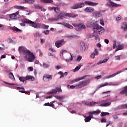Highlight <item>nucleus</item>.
Listing matches in <instances>:
<instances>
[{
    "label": "nucleus",
    "instance_id": "obj_1",
    "mask_svg": "<svg viewBox=\"0 0 127 127\" xmlns=\"http://www.w3.org/2000/svg\"><path fill=\"white\" fill-rule=\"evenodd\" d=\"M76 17L78 16V14L74 15L73 13H65L64 11H61L60 13H56L55 14V17L51 18L49 19L50 21H58L59 19H63L65 18V17Z\"/></svg>",
    "mask_w": 127,
    "mask_h": 127
},
{
    "label": "nucleus",
    "instance_id": "obj_2",
    "mask_svg": "<svg viewBox=\"0 0 127 127\" xmlns=\"http://www.w3.org/2000/svg\"><path fill=\"white\" fill-rule=\"evenodd\" d=\"M18 50L20 53H23L24 55H28V62H33L35 60V56L33 55V53L31 52L30 51L26 49V48L23 47H19Z\"/></svg>",
    "mask_w": 127,
    "mask_h": 127
},
{
    "label": "nucleus",
    "instance_id": "obj_3",
    "mask_svg": "<svg viewBox=\"0 0 127 127\" xmlns=\"http://www.w3.org/2000/svg\"><path fill=\"white\" fill-rule=\"evenodd\" d=\"M98 4H99V3L85 0L84 1V2H80L74 4L71 6V8L72 9H77L78 8H82V7H84L85 5L91 6H96V5H98Z\"/></svg>",
    "mask_w": 127,
    "mask_h": 127
},
{
    "label": "nucleus",
    "instance_id": "obj_4",
    "mask_svg": "<svg viewBox=\"0 0 127 127\" xmlns=\"http://www.w3.org/2000/svg\"><path fill=\"white\" fill-rule=\"evenodd\" d=\"M22 22L23 23H20V25L21 26H25V24L26 23L28 24H30L31 26H32V27H34V28H40L41 25L39 23L36 24V23L26 18L23 19L21 20Z\"/></svg>",
    "mask_w": 127,
    "mask_h": 127
},
{
    "label": "nucleus",
    "instance_id": "obj_5",
    "mask_svg": "<svg viewBox=\"0 0 127 127\" xmlns=\"http://www.w3.org/2000/svg\"><path fill=\"white\" fill-rule=\"evenodd\" d=\"M93 30L94 32H97L98 34H102L106 31V30L103 27L99 26L97 22H95V26H94Z\"/></svg>",
    "mask_w": 127,
    "mask_h": 127
},
{
    "label": "nucleus",
    "instance_id": "obj_6",
    "mask_svg": "<svg viewBox=\"0 0 127 127\" xmlns=\"http://www.w3.org/2000/svg\"><path fill=\"white\" fill-rule=\"evenodd\" d=\"M89 83H90V80H89L80 81L78 84L75 85V89H81V88H83V87L87 86Z\"/></svg>",
    "mask_w": 127,
    "mask_h": 127
},
{
    "label": "nucleus",
    "instance_id": "obj_7",
    "mask_svg": "<svg viewBox=\"0 0 127 127\" xmlns=\"http://www.w3.org/2000/svg\"><path fill=\"white\" fill-rule=\"evenodd\" d=\"M19 79L20 81V82H22L23 83H26V80H30V81H34L35 78L34 77L29 75L27 76L26 77H19Z\"/></svg>",
    "mask_w": 127,
    "mask_h": 127
},
{
    "label": "nucleus",
    "instance_id": "obj_8",
    "mask_svg": "<svg viewBox=\"0 0 127 127\" xmlns=\"http://www.w3.org/2000/svg\"><path fill=\"white\" fill-rule=\"evenodd\" d=\"M119 85H120L119 82H110L109 83L108 82H105L104 84L98 85V89H100V88H102L103 87H106V86H118Z\"/></svg>",
    "mask_w": 127,
    "mask_h": 127
},
{
    "label": "nucleus",
    "instance_id": "obj_9",
    "mask_svg": "<svg viewBox=\"0 0 127 127\" xmlns=\"http://www.w3.org/2000/svg\"><path fill=\"white\" fill-rule=\"evenodd\" d=\"M65 43H66V42L64 39L59 40L55 42V46L57 48H60V47H62Z\"/></svg>",
    "mask_w": 127,
    "mask_h": 127
},
{
    "label": "nucleus",
    "instance_id": "obj_10",
    "mask_svg": "<svg viewBox=\"0 0 127 127\" xmlns=\"http://www.w3.org/2000/svg\"><path fill=\"white\" fill-rule=\"evenodd\" d=\"M53 77L52 75L45 74L43 77V80L44 82H49L50 80H52Z\"/></svg>",
    "mask_w": 127,
    "mask_h": 127
},
{
    "label": "nucleus",
    "instance_id": "obj_11",
    "mask_svg": "<svg viewBox=\"0 0 127 127\" xmlns=\"http://www.w3.org/2000/svg\"><path fill=\"white\" fill-rule=\"evenodd\" d=\"M57 92H62L61 87H57L55 89L52 90L51 91L47 93L48 95H53L54 94H57Z\"/></svg>",
    "mask_w": 127,
    "mask_h": 127
},
{
    "label": "nucleus",
    "instance_id": "obj_12",
    "mask_svg": "<svg viewBox=\"0 0 127 127\" xmlns=\"http://www.w3.org/2000/svg\"><path fill=\"white\" fill-rule=\"evenodd\" d=\"M111 103L109 102L107 100H103L100 101V107H108V106H110Z\"/></svg>",
    "mask_w": 127,
    "mask_h": 127
},
{
    "label": "nucleus",
    "instance_id": "obj_13",
    "mask_svg": "<svg viewBox=\"0 0 127 127\" xmlns=\"http://www.w3.org/2000/svg\"><path fill=\"white\" fill-rule=\"evenodd\" d=\"M88 76L89 75H85L82 77H79L78 78H76L75 79L71 80L70 81V84H74V83H76V82H79V81H81V80H84V79H85L86 77H88Z\"/></svg>",
    "mask_w": 127,
    "mask_h": 127
},
{
    "label": "nucleus",
    "instance_id": "obj_14",
    "mask_svg": "<svg viewBox=\"0 0 127 127\" xmlns=\"http://www.w3.org/2000/svg\"><path fill=\"white\" fill-rule=\"evenodd\" d=\"M109 5H111V6L115 7H118L119 6H121V5L119 4H117L113 1H112L111 0H109ZM117 1H120L121 0H116Z\"/></svg>",
    "mask_w": 127,
    "mask_h": 127
},
{
    "label": "nucleus",
    "instance_id": "obj_15",
    "mask_svg": "<svg viewBox=\"0 0 127 127\" xmlns=\"http://www.w3.org/2000/svg\"><path fill=\"white\" fill-rule=\"evenodd\" d=\"M97 55H99V51H98V49H95L94 52L90 55V57L92 59H95V57L97 56Z\"/></svg>",
    "mask_w": 127,
    "mask_h": 127
},
{
    "label": "nucleus",
    "instance_id": "obj_16",
    "mask_svg": "<svg viewBox=\"0 0 127 127\" xmlns=\"http://www.w3.org/2000/svg\"><path fill=\"white\" fill-rule=\"evenodd\" d=\"M92 14L95 17H101L102 14H101L100 11H94L92 12Z\"/></svg>",
    "mask_w": 127,
    "mask_h": 127
},
{
    "label": "nucleus",
    "instance_id": "obj_17",
    "mask_svg": "<svg viewBox=\"0 0 127 127\" xmlns=\"http://www.w3.org/2000/svg\"><path fill=\"white\" fill-rule=\"evenodd\" d=\"M16 89L17 90H19V92H20V93H22L23 94H28V93H29V91H25V89L24 87H17ZM20 89H22L23 90H20Z\"/></svg>",
    "mask_w": 127,
    "mask_h": 127
},
{
    "label": "nucleus",
    "instance_id": "obj_18",
    "mask_svg": "<svg viewBox=\"0 0 127 127\" xmlns=\"http://www.w3.org/2000/svg\"><path fill=\"white\" fill-rule=\"evenodd\" d=\"M85 11L86 12H93L95 9L92 7H87L84 9Z\"/></svg>",
    "mask_w": 127,
    "mask_h": 127
},
{
    "label": "nucleus",
    "instance_id": "obj_19",
    "mask_svg": "<svg viewBox=\"0 0 127 127\" xmlns=\"http://www.w3.org/2000/svg\"><path fill=\"white\" fill-rule=\"evenodd\" d=\"M120 73H122V71H118L117 72L114 73L112 75H110L109 76H107L106 77V79H110V78H113V77H115V76H117L118 74H120Z\"/></svg>",
    "mask_w": 127,
    "mask_h": 127
},
{
    "label": "nucleus",
    "instance_id": "obj_20",
    "mask_svg": "<svg viewBox=\"0 0 127 127\" xmlns=\"http://www.w3.org/2000/svg\"><path fill=\"white\" fill-rule=\"evenodd\" d=\"M80 50L81 51H85L86 50V46L83 42L80 43Z\"/></svg>",
    "mask_w": 127,
    "mask_h": 127
},
{
    "label": "nucleus",
    "instance_id": "obj_21",
    "mask_svg": "<svg viewBox=\"0 0 127 127\" xmlns=\"http://www.w3.org/2000/svg\"><path fill=\"white\" fill-rule=\"evenodd\" d=\"M108 60H109V59H104L103 61H100L96 64H95L94 66H97V65H100V64H102V63H106V62H108Z\"/></svg>",
    "mask_w": 127,
    "mask_h": 127
},
{
    "label": "nucleus",
    "instance_id": "obj_22",
    "mask_svg": "<svg viewBox=\"0 0 127 127\" xmlns=\"http://www.w3.org/2000/svg\"><path fill=\"white\" fill-rule=\"evenodd\" d=\"M17 15H18V14L17 13L10 14L9 15V17L12 19H15L17 18Z\"/></svg>",
    "mask_w": 127,
    "mask_h": 127
},
{
    "label": "nucleus",
    "instance_id": "obj_23",
    "mask_svg": "<svg viewBox=\"0 0 127 127\" xmlns=\"http://www.w3.org/2000/svg\"><path fill=\"white\" fill-rule=\"evenodd\" d=\"M121 95H125L127 96V86L124 87V89L120 92Z\"/></svg>",
    "mask_w": 127,
    "mask_h": 127
},
{
    "label": "nucleus",
    "instance_id": "obj_24",
    "mask_svg": "<svg viewBox=\"0 0 127 127\" xmlns=\"http://www.w3.org/2000/svg\"><path fill=\"white\" fill-rule=\"evenodd\" d=\"M92 118H93V115H92L91 114H90V116L86 117L85 118V123H88V122H90V121L92 120Z\"/></svg>",
    "mask_w": 127,
    "mask_h": 127
},
{
    "label": "nucleus",
    "instance_id": "obj_25",
    "mask_svg": "<svg viewBox=\"0 0 127 127\" xmlns=\"http://www.w3.org/2000/svg\"><path fill=\"white\" fill-rule=\"evenodd\" d=\"M55 97L56 99H57V100H59L60 101H62V100H64V99L66 98L65 96H59L58 95L55 96Z\"/></svg>",
    "mask_w": 127,
    "mask_h": 127
},
{
    "label": "nucleus",
    "instance_id": "obj_26",
    "mask_svg": "<svg viewBox=\"0 0 127 127\" xmlns=\"http://www.w3.org/2000/svg\"><path fill=\"white\" fill-rule=\"evenodd\" d=\"M52 9H54L56 13H60V8L58 7H52Z\"/></svg>",
    "mask_w": 127,
    "mask_h": 127
},
{
    "label": "nucleus",
    "instance_id": "obj_27",
    "mask_svg": "<svg viewBox=\"0 0 127 127\" xmlns=\"http://www.w3.org/2000/svg\"><path fill=\"white\" fill-rule=\"evenodd\" d=\"M121 28L124 31L127 30V24L126 22L123 23V25L121 26Z\"/></svg>",
    "mask_w": 127,
    "mask_h": 127
},
{
    "label": "nucleus",
    "instance_id": "obj_28",
    "mask_svg": "<svg viewBox=\"0 0 127 127\" xmlns=\"http://www.w3.org/2000/svg\"><path fill=\"white\" fill-rule=\"evenodd\" d=\"M41 1L44 3H52V2H53V0H41Z\"/></svg>",
    "mask_w": 127,
    "mask_h": 127
},
{
    "label": "nucleus",
    "instance_id": "obj_29",
    "mask_svg": "<svg viewBox=\"0 0 127 127\" xmlns=\"http://www.w3.org/2000/svg\"><path fill=\"white\" fill-rule=\"evenodd\" d=\"M15 8H16V9H20L21 10H24V9H26V7L22 6H16Z\"/></svg>",
    "mask_w": 127,
    "mask_h": 127
},
{
    "label": "nucleus",
    "instance_id": "obj_30",
    "mask_svg": "<svg viewBox=\"0 0 127 127\" xmlns=\"http://www.w3.org/2000/svg\"><path fill=\"white\" fill-rule=\"evenodd\" d=\"M64 26H65V27H67V28H69L70 29H72L73 28V26L68 23L64 24Z\"/></svg>",
    "mask_w": 127,
    "mask_h": 127
},
{
    "label": "nucleus",
    "instance_id": "obj_31",
    "mask_svg": "<svg viewBox=\"0 0 127 127\" xmlns=\"http://www.w3.org/2000/svg\"><path fill=\"white\" fill-rule=\"evenodd\" d=\"M81 67H82L81 65H79L78 66H76L74 69L73 70V72H77L80 70Z\"/></svg>",
    "mask_w": 127,
    "mask_h": 127
},
{
    "label": "nucleus",
    "instance_id": "obj_32",
    "mask_svg": "<svg viewBox=\"0 0 127 127\" xmlns=\"http://www.w3.org/2000/svg\"><path fill=\"white\" fill-rule=\"evenodd\" d=\"M122 49H124V45H119L118 48L116 49V52L119 51V50H122Z\"/></svg>",
    "mask_w": 127,
    "mask_h": 127
},
{
    "label": "nucleus",
    "instance_id": "obj_33",
    "mask_svg": "<svg viewBox=\"0 0 127 127\" xmlns=\"http://www.w3.org/2000/svg\"><path fill=\"white\" fill-rule=\"evenodd\" d=\"M9 78H10L11 80H14L15 79V78H14V76L13 75V73H12V72H10L9 74Z\"/></svg>",
    "mask_w": 127,
    "mask_h": 127
},
{
    "label": "nucleus",
    "instance_id": "obj_34",
    "mask_svg": "<svg viewBox=\"0 0 127 127\" xmlns=\"http://www.w3.org/2000/svg\"><path fill=\"white\" fill-rule=\"evenodd\" d=\"M100 113H101V111L99 110H98L96 111H93L92 112H90V115L94 114H96V115H99V114H100Z\"/></svg>",
    "mask_w": 127,
    "mask_h": 127
},
{
    "label": "nucleus",
    "instance_id": "obj_35",
    "mask_svg": "<svg viewBox=\"0 0 127 127\" xmlns=\"http://www.w3.org/2000/svg\"><path fill=\"white\" fill-rule=\"evenodd\" d=\"M96 105V102L92 101L91 102H88V106L90 107H94Z\"/></svg>",
    "mask_w": 127,
    "mask_h": 127
},
{
    "label": "nucleus",
    "instance_id": "obj_36",
    "mask_svg": "<svg viewBox=\"0 0 127 127\" xmlns=\"http://www.w3.org/2000/svg\"><path fill=\"white\" fill-rule=\"evenodd\" d=\"M109 115H110V113L109 112H102L101 113V117H105V116H108Z\"/></svg>",
    "mask_w": 127,
    "mask_h": 127
},
{
    "label": "nucleus",
    "instance_id": "obj_37",
    "mask_svg": "<svg viewBox=\"0 0 127 127\" xmlns=\"http://www.w3.org/2000/svg\"><path fill=\"white\" fill-rule=\"evenodd\" d=\"M77 27L78 28L85 29V28H86V26H85L82 24H79L78 25H77Z\"/></svg>",
    "mask_w": 127,
    "mask_h": 127
},
{
    "label": "nucleus",
    "instance_id": "obj_38",
    "mask_svg": "<svg viewBox=\"0 0 127 127\" xmlns=\"http://www.w3.org/2000/svg\"><path fill=\"white\" fill-rule=\"evenodd\" d=\"M34 36L35 37H40L41 36V35L39 32H36L34 33Z\"/></svg>",
    "mask_w": 127,
    "mask_h": 127
},
{
    "label": "nucleus",
    "instance_id": "obj_39",
    "mask_svg": "<svg viewBox=\"0 0 127 127\" xmlns=\"http://www.w3.org/2000/svg\"><path fill=\"white\" fill-rule=\"evenodd\" d=\"M93 36H94V37H95V40H96V41H97V42H99V41H100V37H99V35H93Z\"/></svg>",
    "mask_w": 127,
    "mask_h": 127
},
{
    "label": "nucleus",
    "instance_id": "obj_40",
    "mask_svg": "<svg viewBox=\"0 0 127 127\" xmlns=\"http://www.w3.org/2000/svg\"><path fill=\"white\" fill-rule=\"evenodd\" d=\"M71 57L69 59H66L67 62H71L73 60V56L72 55H70Z\"/></svg>",
    "mask_w": 127,
    "mask_h": 127
},
{
    "label": "nucleus",
    "instance_id": "obj_41",
    "mask_svg": "<svg viewBox=\"0 0 127 127\" xmlns=\"http://www.w3.org/2000/svg\"><path fill=\"white\" fill-rule=\"evenodd\" d=\"M49 30H47L43 31V33H44V34H45V35H48V34H49Z\"/></svg>",
    "mask_w": 127,
    "mask_h": 127
},
{
    "label": "nucleus",
    "instance_id": "obj_42",
    "mask_svg": "<svg viewBox=\"0 0 127 127\" xmlns=\"http://www.w3.org/2000/svg\"><path fill=\"white\" fill-rule=\"evenodd\" d=\"M50 66V65L49 64L46 63L43 64V67H44V68H48V67H49Z\"/></svg>",
    "mask_w": 127,
    "mask_h": 127
},
{
    "label": "nucleus",
    "instance_id": "obj_43",
    "mask_svg": "<svg viewBox=\"0 0 127 127\" xmlns=\"http://www.w3.org/2000/svg\"><path fill=\"white\" fill-rule=\"evenodd\" d=\"M53 103H55V101H53L52 102H51V104H50V107H51L52 108H53L54 109H55V105H54Z\"/></svg>",
    "mask_w": 127,
    "mask_h": 127
},
{
    "label": "nucleus",
    "instance_id": "obj_44",
    "mask_svg": "<svg viewBox=\"0 0 127 127\" xmlns=\"http://www.w3.org/2000/svg\"><path fill=\"white\" fill-rule=\"evenodd\" d=\"M65 51H66V50H62L60 52V56L61 57H63V54L64 53V52H65Z\"/></svg>",
    "mask_w": 127,
    "mask_h": 127
},
{
    "label": "nucleus",
    "instance_id": "obj_45",
    "mask_svg": "<svg viewBox=\"0 0 127 127\" xmlns=\"http://www.w3.org/2000/svg\"><path fill=\"white\" fill-rule=\"evenodd\" d=\"M43 27L44 29H48V28H49V26L46 25L45 24H43Z\"/></svg>",
    "mask_w": 127,
    "mask_h": 127
},
{
    "label": "nucleus",
    "instance_id": "obj_46",
    "mask_svg": "<svg viewBox=\"0 0 127 127\" xmlns=\"http://www.w3.org/2000/svg\"><path fill=\"white\" fill-rule=\"evenodd\" d=\"M100 24L104 26L105 25V23H104V19L103 18H101L100 19Z\"/></svg>",
    "mask_w": 127,
    "mask_h": 127
},
{
    "label": "nucleus",
    "instance_id": "obj_47",
    "mask_svg": "<svg viewBox=\"0 0 127 127\" xmlns=\"http://www.w3.org/2000/svg\"><path fill=\"white\" fill-rule=\"evenodd\" d=\"M81 59H82V57L78 56L77 58V61H78V62H80V61H81Z\"/></svg>",
    "mask_w": 127,
    "mask_h": 127
},
{
    "label": "nucleus",
    "instance_id": "obj_48",
    "mask_svg": "<svg viewBox=\"0 0 127 127\" xmlns=\"http://www.w3.org/2000/svg\"><path fill=\"white\" fill-rule=\"evenodd\" d=\"M82 104L85 106H89V102L83 101L82 102Z\"/></svg>",
    "mask_w": 127,
    "mask_h": 127
},
{
    "label": "nucleus",
    "instance_id": "obj_49",
    "mask_svg": "<svg viewBox=\"0 0 127 127\" xmlns=\"http://www.w3.org/2000/svg\"><path fill=\"white\" fill-rule=\"evenodd\" d=\"M116 45H117V41H114L113 49H115V48H116Z\"/></svg>",
    "mask_w": 127,
    "mask_h": 127
},
{
    "label": "nucleus",
    "instance_id": "obj_50",
    "mask_svg": "<svg viewBox=\"0 0 127 127\" xmlns=\"http://www.w3.org/2000/svg\"><path fill=\"white\" fill-rule=\"evenodd\" d=\"M102 123H107V119L106 118H103L101 120Z\"/></svg>",
    "mask_w": 127,
    "mask_h": 127
},
{
    "label": "nucleus",
    "instance_id": "obj_51",
    "mask_svg": "<svg viewBox=\"0 0 127 127\" xmlns=\"http://www.w3.org/2000/svg\"><path fill=\"white\" fill-rule=\"evenodd\" d=\"M35 7L37 9H40V8H41V6H40L39 5H35Z\"/></svg>",
    "mask_w": 127,
    "mask_h": 127
},
{
    "label": "nucleus",
    "instance_id": "obj_52",
    "mask_svg": "<svg viewBox=\"0 0 127 127\" xmlns=\"http://www.w3.org/2000/svg\"><path fill=\"white\" fill-rule=\"evenodd\" d=\"M115 58V60H121V57L120 56H116Z\"/></svg>",
    "mask_w": 127,
    "mask_h": 127
},
{
    "label": "nucleus",
    "instance_id": "obj_53",
    "mask_svg": "<svg viewBox=\"0 0 127 127\" xmlns=\"http://www.w3.org/2000/svg\"><path fill=\"white\" fill-rule=\"evenodd\" d=\"M102 78V75H99L98 76H96L95 77V79H96L97 80H99V79H101Z\"/></svg>",
    "mask_w": 127,
    "mask_h": 127
},
{
    "label": "nucleus",
    "instance_id": "obj_54",
    "mask_svg": "<svg viewBox=\"0 0 127 127\" xmlns=\"http://www.w3.org/2000/svg\"><path fill=\"white\" fill-rule=\"evenodd\" d=\"M121 19H122V17L120 16H117V17L116 18V20H117L118 21L121 20Z\"/></svg>",
    "mask_w": 127,
    "mask_h": 127
},
{
    "label": "nucleus",
    "instance_id": "obj_55",
    "mask_svg": "<svg viewBox=\"0 0 127 127\" xmlns=\"http://www.w3.org/2000/svg\"><path fill=\"white\" fill-rule=\"evenodd\" d=\"M113 118L114 120H118L119 119V117L117 115H113Z\"/></svg>",
    "mask_w": 127,
    "mask_h": 127
},
{
    "label": "nucleus",
    "instance_id": "obj_56",
    "mask_svg": "<svg viewBox=\"0 0 127 127\" xmlns=\"http://www.w3.org/2000/svg\"><path fill=\"white\" fill-rule=\"evenodd\" d=\"M44 41H45V39L41 38V44H43V43H44Z\"/></svg>",
    "mask_w": 127,
    "mask_h": 127
},
{
    "label": "nucleus",
    "instance_id": "obj_57",
    "mask_svg": "<svg viewBox=\"0 0 127 127\" xmlns=\"http://www.w3.org/2000/svg\"><path fill=\"white\" fill-rule=\"evenodd\" d=\"M28 69H29V71L30 72L33 71V67H28Z\"/></svg>",
    "mask_w": 127,
    "mask_h": 127
},
{
    "label": "nucleus",
    "instance_id": "obj_58",
    "mask_svg": "<svg viewBox=\"0 0 127 127\" xmlns=\"http://www.w3.org/2000/svg\"><path fill=\"white\" fill-rule=\"evenodd\" d=\"M44 106H48L49 107H50V103L49 102L48 103H46L44 104Z\"/></svg>",
    "mask_w": 127,
    "mask_h": 127
},
{
    "label": "nucleus",
    "instance_id": "obj_59",
    "mask_svg": "<svg viewBox=\"0 0 127 127\" xmlns=\"http://www.w3.org/2000/svg\"><path fill=\"white\" fill-rule=\"evenodd\" d=\"M41 10V11H43L44 12V11H45V10H46V9H44V8L41 7V8L40 9Z\"/></svg>",
    "mask_w": 127,
    "mask_h": 127
},
{
    "label": "nucleus",
    "instance_id": "obj_60",
    "mask_svg": "<svg viewBox=\"0 0 127 127\" xmlns=\"http://www.w3.org/2000/svg\"><path fill=\"white\" fill-rule=\"evenodd\" d=\"M61 66L60 65H57L56 66V68L58 70H59V69H61Z\"/></svg>",
    "mask_w": 127,
    "mask_h": 127
},
{
    "label": "nucleus",
    "instance_id": "obj_61",
    "mask_svg": "<svg viewBox=\"0 0 127 127\" xmlns=\"http://www.w3.org/2000/svg\"><path fill=\"white\" fill-rule=\"evenodd\" d=\"M75 88H76V85L75 86H74V85L70 86V89H75Z\"/></svg>",
    "mask_w": 127,
    "mask_h": 127
},
{
    "label": "nucleus",
    "instance_id": "obj_62",
    "mask_svg": "<svg viewBox=\"0 0 127 127\" xmlns=\"http://www.w3.org/2000/svg\"><path fill=\"white\" fill-rule=\"evenodd\" d=\"M34 63H35V64H37V65H38V64H39V61L36 60V61H35Z\"/></svg>",
    "mask_w": 127,
    "mask_h": 127
},
{
    "label": "nucleus",
    "instance_id": "obj_63",
    "mask_svg": "<svg viewBox=\"0 0 127 127\" xmlns=\"http://www.w3.org/2000/svg\"><path fill=\"white\" fill-rule=\"evenodd\" d=\"M105 43H106V44H109V40H108V39H106L105 40Z\"/></svg>",
    "mask_w": 127,
    "mask_h": 127
},
{
    "label": "nucleus",
    "instance_id": "obj_64",
    "mask_svg": "<svg viewBox=\"0 0 127 127\" xmlns=\"http://www.w3.org/2000/svg\"><path fill=\"white\" fill-rule=\"evenodd\" d=\"M123 108H124V109H127V104L124 105H123Z\"/></svg>",
    "mask_w": 127,
    "mask_h": 127
}]
</instances>
